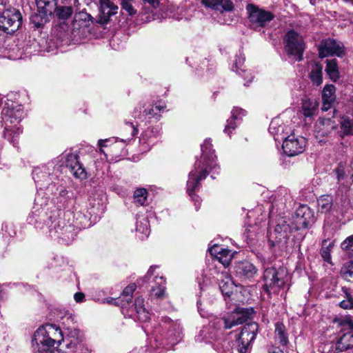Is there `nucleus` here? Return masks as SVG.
<instances>
[{
  "instance_id": "f257e3e1",
  "label": "nucleus",
  "mask_w": 353,
  "mask_h": 353,
  "mask_svg": "<svg viewBox=\"0 0 353 353\" xmlns=\"http://www.w3.org/2000/svg\"><path fill=\"white\" fill-rule=\"evenodd\" d=\"M60 214V211L56 210L48 215L36 203L28 221L50 236L61 239L63 243L69 244L75 238L78 230L87 226V218L80 212H77L73 215L74 223H71L70 212H65L63 217Z\"/></svg>"
},
{
  "instance_id": "f03ea898",
  "label": "nucleus",
  "mask_w": 353,
  "mask_h": 353,
  "mask_svg": "<svg viewBox=\"0 0 353 353\" xmlns=\"http://www.w3.org/2000/svg\"><path fill=\"white\" fill-rule=\"evenodd\" d=\"M201 156L196 161L194 169L189 173L187 181V192L193 201H195L196 209L198 210L200 199L195 194L200 188V181L205 179L207 175L213 172L219 173V167L216 163V156L212 150L210 139H205L201 144Z\"/></svg>"
},
{
  "instance_id": "7ed1b4c3",
  "label": "nucleus",
  "mask_w": 353,
  "mask_h": 353,
  "mask_svg": "<svg viewBox=\"0 0 353 353\" xmlns=\"http://www.w3.org/2000/svg\"><path fill=\"white\" fill-rule=\"evenodd\" d=\"M310 218V210L307 205L300 206L295 212L294 225L291 226L284 220H281L270 234L272 245L281 252L288 251V240L293 230H298L307 228Z\"/></svg>"
},
{
  "instance_id": "20e7f679",
  "label": "nucleus",
  "mask_w": 353,
  "mask_h": 353,
  "mask_svg": "<svg viewBox=\"0 0 353 353\" xmlns=\"http://www.w3.org/2000/svg\"><path fill=\"white\" fill-rule=\"evenodd\" d=\"M63 340V333L59 326L46 324L39 327L34 334L32 347L35 353H68L60 349H54Z\"/></svg>"
},
{
  "instance_id": "39448f33",
  "label": "nucleus",
  "mask_w": 353,
  "mask_h": 353,
  "mask_svg": "<svg viewBox=\"0 0 353 353\" xmlns=\"http://www.w3.org/2000/svg\"><path fill=\"white\" fill-rule=\"evenodd\" d=\"M288 276L285 269L274 267L267 268L263 273V289L269 294H276L281 289H284Z\"/></svg>"
},
{
  "instance_id": "423d86ee",
  "label": "nucleus",
  "mask_w": 353,
  "mask_h": 353,
  "mask_svg": "<svg viewBox=\"0 0 353 353\" xmlns=\"http://www.w3.org/2000/svg\"><path fill=\"white\" fill-rule=\"evenodd\" d=\"M181 327L179 324L166 319L159 327L155 328L154 335L157 341L165 340L169 343L174 344L181 339Z\"/></svg>"
},
{
  "instance_id": "0eeeda50",
  "label": "nucleus",
  "mask_w": 353,
  "mask_h": 353,
  "mask_svg": "<svg viewBox=\"0 0 353 353\" xmlns=\"http://www.w3.org/2000/svg\"><path fill=\"white\" fill-rule=\"evenodd\" d=\"M285 51L290 57H294L295 61L303 59L305 42L303 37L294 30H289L284 37Z\"/></svg>"
},
{
  "instance_id": "6e6552de",
  "label": "nucleus",
  "mask_w": 353,
  "mask_h": 353,
  "mask_svg": "<svg viewBox=\"0 0 353 353\" xmlns=\"http://www.w3.org/2000/svg\"><path fill=\"white\" fill-rule=\"evenodd\" d=\"M1 117L6 126L19 125L24 117L22 105L17 102L8 101L2 109Z\"/></svg>"
},
{
  "instance_id": "1a4fd4ad",
  "label": "nucleus",
  "mask_w": 353,
  "mask_h": 353,
  "mask_svg": "<svg viewBox=\"0 0 353 353\" xmlns=\"http://www.w3.org/2000/svg\"><path fill=\"white\" fill-rule=\"evenodd\" d=\"M246 10L249 21L254 28L265 26L274 17L271 12L261 9L253 4H248Z\"/></svg>"
},
{
  "instance_id": "9d476101",
  "label": "nucleus",
  "mask_w": 353,
  "mask_h": 353,
  "mask_svg": "<svg viewBox=\"0 0 353 353\" xmlns=\"http://www.w3.org/2000/svg\"><path fill=\"white\" fill-rule=\"evenodd\" d=\"M21 23L22 17L18 10H6L0 13V30L7 34L17 31Z\"/></svg>"
},
{
  "instance_id": "9b49d317",
  "label": "nucleus",
  "mask_w": 353,
  "mask_h": 353,
  "mask_svg": "<svg viewBox=\"0 0 353 353\" xmlns=\"http://www.w3.org/2000/svg\"><path fill=\"white\" fill-rule=\"evenodd\" d=\"M307 141L301 136L294 134L288 135L283 141L282 148L288 157H294L304 152Z\"/></svg>"
},
{
  "instance_id": "f8f14e48",
  "label": "nucleus",
  "mask_w": 353,
  "mask_h": 353,
  "mask_svg": "<svg viewBox=\"0 0 353 353\" xmlns=\"http://www.w3.org/2000/svg\"><path fill=\"white\" fill-rule=\"evenodd\" d=\"M258 332V324L253 322L245 325L237 339V348L240 353H245Z\"/></svg>"
},
{
  "instance_id": "ddd939ff",
  "label": "nucleus",
  "mask_w": 353,
  "mask_h": 353,
  "mask_svg": "<svg viewBox=\"0 0 353 353\" xmlns=\"http://www.w3.org/2000/svg\"><path fill=\"white\" fill-rule=\"evenodd\" d=\"M53 168L54 167L52 163L43 165L34 168L32 171V178L41 189L46 187L47 188H51L52 190V187H50V182L53 181L54 177L51 172Z\"/></svg>"
},
{
  "instance_id": "4468645a",
  "label": "nucleus",
  "mask_w": 353,
  "mask_h": 353,
  "mask_svg": "<svg viewBox=\"0 0 353 353\" xmlns=\"http://www.w3.org/2000/svg\"><path fill=\"white\" fill-rule=\"evenodd\" d=\"M341 331L335 343L336 350L342 352L353 347V325L349 322L341 324Z\"/></svg>"
},
{
  "instance_id": "2eb2a0df",
  "label": "nucleus",
  "mask_w": 353,
  "mask_h": 353,
  "mask_svg": "<svg viewBox=\"0 0 353 353\" xmlns=\"http://www.w3.org/2000/svg\"><path fill=\"white\" fill-rule=\"evenodd\" d=\"M248 319V313L244 308L236 307L227 317L218 319L217 324L219 327L223 326L225 329H230L233 326L243 323Z\"/></svg>"
},
{
  "instance_id": "dca6fc26",
  "label": "nucleus",
  "mask_w": 353,
  "mask_h": 353,
  "mask_svg": "<svg viewBox=\"0 0 353 353\" xmlns=\"http://www.w3.org/2000/svg\"><path fill=\"white\" fill-rule=\"evenodd\" d=\"M318 49L320 58H324L332 55L340 57L343 52L341 43H338L336 40L331 39L322 40Z\"/></svg>"
},
{
  "instance_id": "f3484780",
  "label": "nucleus",
  "mask_w": 353,
  "mask_h": 353,
  "mask_svg": "<svg viewBox=\"0 0 353 353\" xmlns=\"http://www.w3.org/2000/svg\"><path fill=\"white\" fill-rule=\"evenodd\" d=\"M161 126L156 125L147 128L140 138V143L143 150H150V147L155 144L161 134Z\"/></svg>"
},
{
  "instance_id": "a211bd4d",
  "label": "nucleus",
  "mask_w": 353,
  "mask_h": 353,
  "mask_svg": "<svg viewBox=\"0 0 353 353\" xmlns=\"http://www.w3.org/2000/svg\"><path fill=\"white\" fill-rule=\"evenodd\" d=\"M65 158L66 167L70 169L76 178L86 179L87 173L83 165L79 162V156L77 154L68 153L65 155Z\"/></svg>"
},
{
  "instance_id": "6ab92c4d",
  "label": "nucleus",
  "mask_w": 353,
  "mask_h": 353,
  "mask_svg": "<svg viewBox=\"0 0 353 353\" xmlns=\"http://www.w3.org/2000/svg\"><path fill=\"white\" fill-rule=\"evenodd\" d=\"M123 137L122 139H119V142L122 143V145L124 146L132 139V137L137 133L138 130L135 127V125L131 123V122H125V125L123 128ZM112 140H114L115 143L119 141V138L113 137L112 139H101L98 142V145L100 148L101 152H103L102 150L103 147H105L106 145L105 144L107 142H110Z\"/></svg>"
},
{
  "instance_id": "aec40b11",
  "label": "nucleus",
  "mask_w": 353,
  "mask_h": 353,
  "mask_svg": "<svg viewBox=\"0 0 353 353\" xmlns=\"http://www.w3.org/2000/svg\"><path fill=\"white\" fill-rule=\"evenodd\" d=\"M143 112L141 114L142 107L141 105L135 108L134 111L133 112V117L136 119H141L143 117H148V118H154L157 120H159L161 115L160 112L163 110L165 107L163 105L155 104V105H148L147 107H143Z\"/></svg>"
},
{
  "instance_id": "412c9836",
  "label": "nucleus",
  "mask_w": 353,
  "mask_h": 353,
  "mask_svg": "<svg viewBox=\"0 0 353 353\" xmlns=\"http://www.w3.org/2000/svg\"><path fill=\"white\" fill-rule=\"evenodd\" d=\"M236 274L241 279H250L257 273L258 269L248 261L238 262L235 267Z\"/></svg>"
},
{
  "instance_id": "4be33fe9",
  "label": "nucleus",
  "mask_w": 353,
  "mask_h": 353,
  "mask_svg": "<svg viewBox=\"0 0 353 353\" xmlns=\"http://www.w3.org/2000/svg\"><path fill=\"white\" fill-rule=\"evenodd\" d=\"M201 3L205 8H211L221 13L231 12L234 7L231 0H201Z\"/></svg>"
},
{
  "instance_id": "5701e85b",
  "label": "nucleus",
  "mask_w": 353,
  "mask_h": 353,
  "mask_svg": "<svg viewBox=\"0 0 353 353\" xmlns=\"http://www.w3.org/2000/svg\"><path fill=\"white\" fill-rule=\"evenodd\" d=\"M209 252L213 256H214L217 260L226 268L229 266L232 259V251L223 248L221 246L214 245L209 248Z\"/></svg>"
},
{
  "instance_id": "b1692460",
  "label": "nucleus",
  "mask_w": 353,
  "mask_h": 353,
  "mask_svg": "<svg viewBox=\"0 0 353 353\" xmlns=\"http://www.w3.org/2000/svg\"><path fill=\"white\" fill-rule=\"evenodd\" d=\"M286 126L283 125L281 120L279 118L272 119L269 126V132L273 135L276 141H283L288 134L289 132H285Z\"/></svg>"
},
{
  "instance_id": "393cba45",
  "label": "nucleus",
  "mask_w": 353,
  "mask_h": 353,
  "mask_svg": "<svg viewBox=\"0 0 353 353\" xmlns=\"http://www.w3.org/2000/svg\"><path fill=\"white\" fill-rule=\"evenodd\" d=\"M335 129L336 124L331 119L320 118L315 124L317 136H327Z\"/></svg>"
},
{
  "instance_id": "a878e982",
  "label": "nucleus",
  "mask_w": 353,
  "mask_h": 353,
  "mask_svg": "<svg viewBox=\"0 0 353 353\" xmlns=\"http://www.w3.org/2000/svg\"><path fill=\"white\" fill-rule=\"evenodd\" d=\"M137 232L140 234V239L148 237L150 233V228L148 220V216L145 213H138L137 215Z\"/></svg>"
},
{
  "instance_id": "bb28decb",
  "label": "nucleus",
  "mask_w": 353,
  "mask_h": 353,
  "mask_svg": "<svg viewBox=\"0 0 353 353\" xmlns=\"http://www.w3.org/2000/svg\"><path fill=\"white\" fill-rule=\"evenodd\" d=\"M99 3L101 19L103 22H107L112 15L117 12L118 7L110 0H99Z\"/></svg>"
},
{
  "instance_id": "cd10ccee",
  "label": "nucleus",
  "mask_w": 353,
  "mask_h": 353,
  "mask_svg": "<svg viewBox=\"0 0 353 353\" xmlns=\"http://www.w3.org/2000/svg\"><path fill=\"white\" fill-rule=\"evenodd\" d=\"M215 322L210 324L207 326H203L199 331V334L195 336V339L199 343H211V341L216 339V334L213 327L215 325Z\"/></svg>"
},
{
  "instance_id": "c85d7f7f",
  "label": "nucleus",
  "mask_w": 353,
  "mask_h": 353,
  "mask_svg": "<svg viewBox=\"0 0 353 353\" xmlns=\"http://www.w3.org/2000/svg\"><path fill=\"white\" fill-rule=\"evenodd\" d=\"M274 341L276 344L280 346H287L289 343L288 332L283 323L277 322L275 324Z\"/></svg>"
},
{
  "instance_id": "c756f323",
  "label": "nucleus",
  "mask_w": 353,
  "mask_h": 353,
  "mask_svg": "<svg viewBox=\"0 0 353 353\" xmlns=\"http://www.w3.org/2000/svg\"><path fill=\"white\" fill-rule=\"evenodd\" d=\"M245 57L241 52L237 54L235 57L234 63L232 65V70L239 75H242L245 79H248V82H251L253 76L251 73L246 71L245 68H243L244 62H245Z\"/></svg>"
},
{
  "instance_id": "7c9ffc66",
  "label": "nucleus",
  "mask_w": 353,
  "mask_h": 353,
  "mask_svg": "<svg viewBox=\"0 0 353 353\" xmlns=\"http://www.w3.org/2000/svg\"><path fill=\"white\" fill-rule=\"evenodd\" d=\"M232 116L230 119L227 121V124L224 129V132L230 134L232 130H234L238 123L241 120V116L244 115V110L241 108H234L232 110Z\"/></svg>"
},
{
  "instance_id": "2f4dec72",
  "label": "nucleus",
  "mask_w": 353,
  "mask_h": 353,
  "mask_svg": "<svg viewBox=\"0 0 353 353\" xmlns=\"http://www.w3.org/2000/svg\"><path fill=\"white\" fill-rule=\"evenodd\" d=\"M83 335L79 329L74 327L68 328L66 337V349L68 350H70L83 342Z\"/></svg>"
},
{
  "instance_id": "473e14b6",
  "label": "nucleus",
  "mask_w": 353,
  "mask_h": 353,
  "mask_svg": "<svg viewBox=\"0 0 353 353\" xmlns=\"http://www.w3.org/2000/svg\"><path fill=\"white\" fill-rule=\"evenodd\" d=\"M309 78L314 85L317 86L323 82V66L320 63H313L310 67Z\"/></svg>"
},
{
  "instance_id": "72a5a7b5",
  "label": "nucleus",
  "mask_w": 353,
  "mask_h": 353,
  "mask_svg": "<svg viewBox=\"0 0 353 353\" xmlns=\"http://www.w3.org/2000/svg\"><path fill=\"white\" fill-rule=\"evenodd\" d=\"M165 280L163 276H155L154 285L151 286L150 295L156 298H162L165 294Z\"/></svg>"
},
{
  "instance_id": "f704fd0d",
  "label": "nucleus",
  "mask_w": 353,
  "mask_h": 353,
  "mask_svg": "<svg viewBox=\"0 0 353 353\" xmlns=\"http://www.w3.org/2000/svg\"><path fill=\"white\" fill-rule=\"evenodd\" d=\"M317 202L318 211L321 213H327L330 210L339 211V209L336 208V207L333 205V200L330 196H321L318 199Z\"/></svg>"
},
{
  "instance_id": "c9c22d12",
  "label": "nucleus",
  "mask_w": 353,
  "mask_h": 353,
  "mask_svg": "<svg viewBox=\"0 0 353 353\" xmlns=\"http://www.w3.org/2000/svg\"><path fill=\"white\" fill-rule=\"evenodd\" d=\"M21 132V128L17 125H5L4 137L12 143L13 145L17 143L19 135Z\"/></svg>"
},
{
  "instance_id": "e433bc0d",
  "label": "nucleus",
  "mask_w": 353,
  "mask_h": 353,
  "mask_svg": "<svg viewBox=\"0 0 353 353\" xmlns=\"http://www.w3.org/2000/svg\"><path fill=\"white\" fill-rule=\"evenodd\" d=\"M52 12H47L46 10H41L37 8V12L33 14L30 20L35 27L39 28L43 26L48 21V16L51 15Z\"/></svg>"
},
{
  "instance_id": "4c0bfd02",
  "label": "nucleus",
  "mask_w": 353,
  "mask_h": 353,
  "mask_svg": "<svg viewBox=\"0 0 353 353\" xmlns=\"http://www.w3.org/2000/svg\"><path fill=\"white\" fill-rule=\"evenodd\" d=\"M236 288L232 279L230 276H225L219 282V288L223 296L230 297Z\"/></svg>"
},
{
  "instance_id": "58836bf2",
  "label": "nucleus",
  "mask_w": 353,
  "mask_h": 353,
  "mask_svg": "<svg viewBox=\"0 0 353 353\" xmlns=\"http://www.w3.org/2000/svg\"><path fill=\"white\" fill-rule=\"evenodd\" d=\"M136 289V285L134 283H132L128 285L123 291L120 299L117 301V303L121 302L122 307H127L130 305L132 302V298L133 292Z\"/></svg>"
},
{
  "instance_id": "ea45409f",
  "label": "nucleus",
  "mask_w": 353,
  "mask_h": 353,
  "mask_svg": "<svg viewBox=\"0 0 353 353\" xmlns=\"http://www.w3.org/2000/svg\"><path fill=\"white\" fill-rule=\"evenodd\" d=\"M132 306L134 307L140 320L146 321L149 319V314L145 307L144 299L143 298L137 297Z\"/></svg>"
},
{
  "instance_id": "a19ab883",
  "label": "nucleus",
  "mask_w": 353,
  "mask_h": 353,
  "mask_svg": "<svg viewBox=\"0 0 353 353\" xmlns=\"http://www.w3.org/2000/svg\"><path fill=\"white\" fill-rule=\"evenodd\" d=\"M318 103L314 100L305 99L302 103V110L305 117H312L317 110Z\"/></svg>"
},
{
  "instance_id": "79ce46f5",
  "label": "nucleus",
  "mask_w": 353,
  "mask_h": 353,
  "mask_svg": "<svg viewBox=\"0 0 353 353\" xmlns=\"http://www.w3.org/2000/svg\"><path fill=\"white\" fill-rule=\"evenodd\" d=\"M325 72L332 81H336L339 77L337 61L335 59L327 60Z\"/></svg>"
},
{
  "instance_id": "37998d69",
  "label": "nucleus",
  "mask_w": 353,
  "mask_h": 353,
  "mask_svg": "<svg viewBox=\"0 0 353 353\" xmlns=\"http://www.w3.org/2000/svg\"><path fill=\"white\" fill-rule=\"evenodd\" d=\"M343 136L353 135V120L347 117H342L340 121Z\"/></svg>"
},
{
  "instance_id": "c03bdc74",
  "label": "nucleus",
  "mask_w": 353,
  "mask_h": 353,
  "mask_svg": "<svg viewBox=\"0 0 353 353\" xmlns=\"http://www.w3.org/2000/svg\"><path fill=\"white\" fill-rule=\"evenodd\" d=\"M38 9L53 12L57 5V0H35Z\"/></svg>"
},
{
  "instance_id": "a18cd8bd",
  "label": "nucleus",
  "mask_w": 353,
  "mask_h": 353,
  "mask_svg": "<svg viewBox=\"0 0 353 353\" xmlns=\"http://www.w3.org/2000/svg\"><path fill=\"white\" fill-rule=\"evenodd\" d=\"M343 277L347 281L353 279V261L351 260L345 263L341 268Z\"/></svg>"
},
{
  "instance_id": "49530a36",
  "label": "nucleus",
  "mask_w": 353,
  "mask_h": 353,
  "mask_svg": "<svg viewBox=\"0 0 353 353\" xmlns=\"http://www.w3.org/2000/svg\"><path fill=\"white\" fill-rule=\"evenodd\" d=\"M135 4L136 0H121L122 9L130 16L134 15L137 12Z\"/></svg>"
},
{
  "instance_id": "de8ad7c7",
  "label": "nucleus",
  "mask_w": 353,
  "mask_h": 353,
  "mask_svg": "<svg viewBox=\"0 0 353 353\" xmlns=\"http://www.w3.org/2000/svg\"><path fill=\"white\" fill-rule=\"evenodd\" d=\"M148 192L145 188H139L134 193V203L137 205H143L147 198Z\"/></svg>"
},
{
  "instance_id": "09e8293b",
  "label": "nucleus",
  "mask_w": 353,
  "mask_h": 353,
  "mask_svg": "<svg viewBox=\"0 0 353 353\" xmlns=\"http://www.w3.org/2000/svg\"><path fill=\"white\" fill-rule=\"evenodd\" d=\"M54 11L56 12V14L59 19H66L71 16L72 8L70 6H56Z\"/></svg>"
},
{
  "instance_id": "8fccbe9b",
  "label": "nucleus",
  "mask_w": 353,
  "mask_h": 353,
  "mask_svg": "<svg viewBox=\"0 0 353 353\" xmlns=\"http://www.w3.org/2000/svg\"><path fill=\"white\" fill-rule=\"evenodd\" d=\"M335 87L333 85H327L324 87L322 94L323 100H328L330 101H334L335 99L334 97Z\"/></svg>"
},
{
  "instance_id": "3c124183",
  "label": "nucleus",
  "mask_w": 353,
  "mask_h": 353,
  "mask_svg": "<svg viewBox=\"0 0 353 353\" xmlns=\"http://www.w3.org/2000/svg\"><path fill=\"white\" fill-rule=\"evenodd\" d=\"M68 191L63 188H61L59 190L58 196H57V203L60 204V207H65L68 203Z\"/></svg>"
},
{
  "instance_id": "603ef678",
  "label": "nucleus",
  "mask_w": 353,
  "mask_h": 353,
  "mask_svg": "<svg viewBox=\"0 0 353 353\" xmlns=\"http://www.w3.org/2000/svg\"><path fill=\"white\" fill-rule=\"evenodd\" d=\"M73 353H91L90 348L83 342L69 350Z\"/></svg>"
},
{
  "instance_id": "864d4df0",
  "label": "nucleus",
  "mask_w": 353,
  "mask_h": 353,
  "mask_svg": "<svg viewBox=\"0 0 353 353\" xmlns=\"http://www.w3.org/2000/svg\"><path fill=\"white\" fill-rule=\"evenodd\" d=\"M322 353H336L339 350H336L335 343L328 342L320 347Z\"/></svg>"
},
{
  "instance_id": "5fc2aeb1",
  "label": "nucleus",
  "mask_w": 353,
  "mask_h": 353,
  "mask_svg": "<svg viewBox=\"0 0 353 353\" xmlns=\"http://www.w3.org/2000/svg\"><path fill=\"white\" fill-rule=\"evenodd\" d=\"M341 248L344 250H353V235L347 237L341 243Z\"/></svg>"
},
{
  "instance_id": "6e6d98bb",
  "label": "nucleus",
  "mask_w": 353,
  "mask_h": 353,
  "mask_svg": "<svg viewBox=\"0 0 353 353\" xmlns=\"http://www.w3.org/2000/svg\"><path fill=\"white\" fill-rule=\"evenodd\" d=\"M335 172L336 174V178L339 181H341L344 179L345 172L344 170V167L341 164H340L335 170Z\"/></svg>"
},
{
  "instance_id": "4d7b16f0",
  "label": "nucleus",
  "mask_w": 353,
  "mask_h": 353,
  "mask_svg": "<svg viewBox=\"0 0 353 353\" xmlns=\"http://www.w3.org/2000/svg\"><path fill=\"white\" fill-rule=\"evenodd\" d=\"M340 306L344 309H350L353 307V299L350 296H347L346 301H342L340 303Z\"/></svg>"
},
{
  "instance_id": "13d9d810",
  "label": "nucleus",
  "mask_w": 353,
  "mask_h": 353,
  "mask_svg": "<svg viewBox=\"0 0 353 353\" xmlns=\"http://www.w3.org/2000/svg\"><path fill=\"white\" fill-rule=\"evenodd\" d=\"M141 14H142V19L141 20L148 22L150 21L152 19H153V17L150 16L148 14V12L143 8H142V10L141 11Z\"/></svg>"
},
{
  "instance_id": "bf43d9fd",
  "label": "nucleus",
  "mask_w": 353,
  "mask_h": 353,
  "mask_svg": "<svg viewBox=\"0 0 353 353\" xmlns=\"http://www.w3.org/2000/svg\"><path fill=\"white\" fill-rule=\"evenodd\" d=\"M334 101H330L328 100H323V105L321 107L322 110L327 111L331 108L332 103Z\"/></svg>"
},
{
  "instance_id": "052dcab7",
  "label": "nucleus",
  "mask_w": 353,
  "mask_h": 353,
  "mask_svg": "<svg viewBox=\"0 0 353 353\" xmlns=\"http://www.w3.org/2000/svg\"><path fill=\"white\" fill-rule=\"evenodd\" d=\"M85 298L84 294L82 292H77L74 295V299L77 303H81L83 301Z\"/></svg>"
},
{
  "instance_id": "680f3d73",
  "label": "nucleus",
  "mask_w": 353,
  "mask_h": 353,
  "mask_svg": "<svg viewBox=\"0 0 353 353\" xmlns=\"http://www.w3.org/2000/svg\"><path fill=\"white\" fill-rule=\"evenodd\" d=\"M144 3H148L152 8H156L159 3V0H142Z\"/></svg>"
},
{
  "instance_id": "e2e57ef3",
  "label": "nucleus",
  "mask_w": 353,
  "mask_h": 353,
  "mask_svg": "<svg viewBox=\"0 0 353 353\" xmlns=\"http://www.w3.org/2000/svg\"><path fill=\"white\" fill-rule=\"evenodd\" d=\"M321 256L323 258V259L327 262H329L331 259L330 254L329 251L327 250H323V252L321 253Z\"/></svg>"
},
{
  "instance_id": "0e129e2a",
  "label": "nucleus",
  "mask_w": 353,
  "mask_h": 353,
  "mask_svg": "<svg viewBox=\"0 0 353 353\" xmlns=\"http://www.w3.org/2000/svg\"><path fill=\"white\" fill-rule=\"evenodd\" d=\"M268 353H284L279 347L272 346L268 350Z\"/></svg>"
},
{
  "instance_id": "69168bd1",
  "label": "nucleus",
  "mask_w": 353,
  "mask_h": 353,
  "mask_svg": "<svg viewBox=\"0 0 353 353\" xmlns=\"http://www.w3.org/2000/svg\"><path fill=\"white\" fill-rule=\"evenodd\" d=\"M158 268V266H151L147 272L146 277L148 278L154 274L155 269Z\"/></svg>"
},
{
  "instance_id": "338daca9",
  "label": "nucleus",
  "mask_w": 353,
  "mask_h": 353,
  "mask_svg": "<svg viewBox=\"0 0 353 353\" xmlns=\"http://www.w3.org/2000/svg\"><path fill=\"white\" fill-rule=\"evenodd\" d=\"M201 302H200V301H199L197 302L198 310H199V312L200 314L201 315V316H203V317H205V316H206V314H205V313H204V312H203V310H202V308L201 307Z\"/></svg>"
},
{
  "instance_id": "774afa93",
  "label": "nucleus",
  "mask_w": 353,
  "mask_h": 353,
  "mask_svg": "<svg viewBox=\"0 0 353 353\" xmlns=\"http://www.w3.org/2000/svg\"><path fill=\"white\" fill-rule=\"evenodd\" d=\"M344 1L347 3H349L352 6H353V0H344Z\"/></svg>"
}]
</instances>
